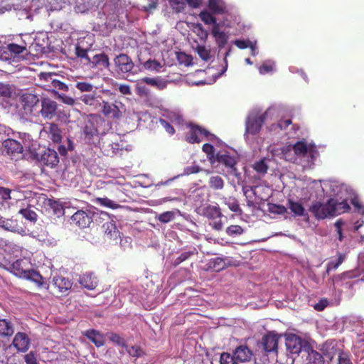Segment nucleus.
I'll list each match as a JSON object with an SVG mask.
<instances>
[{"label":"nucleus","instance_id":"f257e3e1","mask_svg":"<svg viewBox=\"0 0 364 364\" xmlns=\"http://www.w3.org/2000/svg\"><path fill=\"white\" fill-rule=\"evenodd\" d=\"M292 150L296 156L305 159L309 166L314 164V161L319 156L315 144L307 143L304 139L296 141L292 146Z\"/></svg>","mask_w":364,"mask_h":364},{"label":"nucleus","instance_id":"f03ea898","mask_svg":"<svg viewBox=\"0 0 364 364\" xmlns=\"http://www.w3.org/2000/svg\"><path fill=\"white\" fill-rule=\"evenodd\" d=\"M0 228L21 235H26L28 231L23 219L17 215L6 218L0 214Z\"/></svg>","mask_w":364,"mask_h":364},{"label":"nucleus","instance_id":"7ed1b4c3","mask_svg":"<svg viewBox=\"0 0 364 364\" xmlns=\"http://www.w3.org/2000/svg\"><path fill=\"white\" fill-rule=\"evenodd\" d=\"M202 215L212 221L210 225L214 230L219 231L223 229V223L221 221V218L223 215L218 204L208 205L203 208Z\"/></svg>","mask_w":364,"mask_h":364},{"label":"nucleus","instance_id":"20e7f679","mask_svg":"<svg viewBox=\"0 0 364 364\" xmlns=\"http://www.w3.org/2000/svg\"><path fill=\"white\" fill-rule=\"evenodd\" d=\"M124 105L119 101L111 102L103 100L101 105V112L107 119L118 120L123 116Z\"/></svg>","mask_w":364,"mask_h":364},{"label":"nucleus","instance_id":"39448f33","mask_svg":"<svg viewBox=\"0 0 364 364\" xmlns=\"http://www.w3.org/2000/svg\"><path fill=\"white\" fill-rule=\"evenodd\" d=\"M0 267H4L14 275L23 278L30 267V264L25 259H18L14 262L4 259L1 261Z\"/></svg>","mask_w":364,"mask_h":364},{"label":"nucleus","instance_id":"423d86ee","mask_svg":"<svg viewBox=\"0 0 364 364\" xmlns=\"http://www.w3.org/2000/svg\"><path fill=\"white\" fill-rule=\"evenodd\" d=\"M332 202L333 198H330L326 203H323L321 201H314L309 208V211L311 212L314 218L318 220H323L328 217H332Z\"/></svg>","mask_w":364,"mask_h":364},{"label":"nucleus","instance_id":"0eeeda50","mask_svg":"<svg viewBox=\"0 0 364 364\" xmlns=\"http://www.w3.org/2000/svg\"><path fill=\"white\" fill-rule=\"evenodd\" d=\"M100 118L95 114H90L85 122L83 128L85 139L90 144L95 143V139H98L99 131L98 124Z\"/></svg>","mask_w":364,"mask_h":364},{"label":"nucleus","instance_id":"6e6552de","mask_svg":"<svg viewBox=\"0 0 364 364\" xmlns=\"http://www.w3.org/2000/svg\"><path fill=\"white\" fill-rule=\"evenodd\" d=\"M37 161L43 166L55 167L59 162L57 152L51 149H45L41 153L36 154Z\"/></svg>","mask_w":364,"mask_h":364},{"label":"nucleus","instance_id":"1a4fd4ad","mask_svg":"<svg viewBox=\"0 0 364 364\" xmlns=\"http://www.w3.org/2000/svg\"><path fill=\"white\" fill-rule=\"evenodd\" d=\"M267 118V112L250 116L246 121V132L255 135L258 134Z\"/></svg>","mask_w":364,"mask_h":364},{"label":"nucleus","instance_id":"9d476101","mask_svg":"<svg viewBox=\"0 0 364 364\" xmlns=\"http://www.w3.org/2000/svg\"><path fill=\"white\" fill-rule=\"evenodd\" d=\"M280 336L274 331H269L264 335L260 341V346L266 353H277Z\"/></svg>","mask_w":364,"mask_h":364},{"label":"nucleus","instance_id":"9b49d317","mask_svg":"<svg viewBox=\"0 0 364 364\" xmlns=\"http://www.w3.org/2000/svg\"><path fill=\"white\" fill-rule=\"evenodd\" d=\"M189 131L186 136V141L191 144L200 143L201 139L199 136H204L205 137L209 139L210 136H213L208 130L205 128L196 125L190 124H189Z\"/></svg>","mask_w":364,"mask_h":364},{"label":"nucleus","instance_id":"f8f14e48","mask_svg":"<svg viewBox=\"0 0 364 364\" xmlns=\"http://www.w3.org/2000/svg\"><path fill=\"white\" fill-rule=\"evenodd\" d=\"M41 105L40 114L43 119H52L56 115L58 103L55 101L48 97H42Z\"/></svg>","mask_w":364,"mask_h":364},{"label":"nucleus","instance_id":"ddd939ff","mask_svg":"<svg viewBox=\"0 0 364 364\" xmlns=\"http://www.w3.org/2000/svg\"><path fill=\"white\" fill-rule=\"evenodd\" d=\"M218 162L227 168V173L230 175L237 176V161L235 157L227 154L218 153L215 156V163Z\"/></svg>","mask_w":364,"mask_h":364},{"label":"nucleus","instance_id":"4468645a","mask_svg":"<svg viewBox=\"0 0 364 364\" xmlns=\"http://www.w3.org/2000/svg\"><path fill=\"white\" fill-rule=\"evenodd\" d=\"M286 347L287 352L292 355H299L302 348L308 346L305 341L295 334H290L286 338Z\"/></svg>","mask_w":364,"mask_h":364},{"label":"nucleus","instance_id":"2eb2a0df","mask_svg":"<svg viewBox=\"0 0 364 364\" xmlns=\"http://www.w3.org/2000/svg\"><path fill=\"white\" fill-rule=\"evenodd\" d=\"M232 354L237 364L255 360L252 350L245 344L237 346L233 350Z\"/></svg>","mask_w":364,"mask_h":364},{"label":"nucleus","instance_id":"dca6fc26","mask_svg":"<svg viewBox=\"0 0 364 364\" xmlns=\"http://www.w3.org/2000/svg\"><path fill=\"white\" fill-rule=\"evenodd\" d=\"M39 102L38 97L31 93H27L21 97V105L23 109V117H27L33 114V109Z\"/></svg>","mask_w":364,"mask_h":364},{"label":"nucleus","instance_id":"f3484780","mask_svg":"<svg viewBox=\"0 0 364 364\" xmlns=\"http://www.w3.org/2000/svg\"><path fill=\"white\" fill-rule=\"evenodd\" d=\"M94 213L89 210H79L71 217L72 221L81 228L88 227L92 222Z\"/></svg>","mask_w":364,"mask_h":364},{"label":"nucleus","instance_id":"a211bd4d","mask_svg":"<svg viewBox=\"0 0 364 364\" xmlns=\"http://www.w3.org/2000/svg\"><path fill=\"white\" fill-rule=\"evenodd\" d=\"M115 66L123 73H127L132 70L134 64L127 54L120 53L114 59Z\"/></svg>","mask_w":364,"mask_h":364},{"label":"nucleus","instance_id":"6ab92c4d","mask_svg":"<svg viewBox=\"0 0 364 364\" xmlns=\"http://www.w3.org/2000/svg\"><path fill=\"white\" fill-rule=\"evenodd\" d=\"M287 208L290 210L294 217H302L306 222L309 221L308 211L306 210L304 205L300 202L289 199Z\"/></svg>","mask_w":364,"mask_h":364},{"label":"nucleus","instance_id":"aec40b11","mask_svg":"<svg viewBox=\"0 0 364 364\" xmlns=\"http://www.w3.org/2000/svg\"><path fill=\"white\" fill-rule=\"evenodd\" d=\"M3 152L11 156H15L16 154H20L23 152V146L21 144L15 139H7L2 143Z\"/></svg>","mask_w":364,"mask_h":364},{"label":"nucleus","instance_id":"412c9836","mask_svg":"<svg viewBox=\"0 0 364 364\" xmlns=\"http://www.w3.org/2000/svg\"><path fill=\"white\" fill-rule=\"evenodd\" d=\"M89 65L92 68L100 67L102 69H109L110 66L109 57L105 53L96 54L91 58Z\"/></svg>","mask_w":364,"mask_h":364},{"label":"nucleus","instance_id":"4be33fe9","mask_svg":"<svg viewBox=\"0 0 364 364\" xmlns=\"http://www.w3.org/2000/svg\"><path fill=\"white\" fill-rule=\"evenodd\" d=\"M13 344L18 350L24 352L28 348L30 340L25 333L19 332L16 334Z\"/></svg>","mask_w":364,"mask_h":364},{"label":"nucleus","instance_id":"5701e85b","mask_svg":"<svg viewBox=\"0 0 364 364\" xmlns=\"http://www.w3.org/2000/svg\"><path fill=\"white\" fill-rule=\"evenodd\" d=\"M80 100L86 105L91 107L94 109H97L101 107L103 103V99L101 96L93 95L90 94H85L80 97Z\"/></svg>","mask_w":364,"mask_h":364},{"label":"nucleus","instance_id":"b1692460","mask_svg":"<svg viewBox=\"0 0 364 364\" xmlns=\"http://www.w3.org/2000/svg\"><path fill=\"white\" fill-rule=\"evenodd\" d=\"M80 284L85 288L89 290L95 289L98 284L96 277L92 273H85L80 276L79 279Z\"/></svg>","mask_w":364,"mask_h":364},{"label":"nucleus","instance_id":"393cba45","mask_svg":"<svg viewBox=\"0 0 364 364\" xmlns=\"http://www.w3.org/2000/svg\"><path fill=\"white\" fill-rule=\"evenodd\" d=\"M102 229L105 235L110 240H117L119 237V231L112 220L105 223Z\"/></svg>","mask_w":364,"mask_h":364},{"label":"nucleus","instance_id":"a878e982","mask_svg":"<svg viewBox=\"0 0 364 364\" xmlns=\"http://www.w3.org/2000/svg\"><path fill=\"white\" fill-rule=\"evenodd\" d=\"M23 278L35 282L39 287L48 288V284L44 282V279L40 273L33 269H31L30 267Z\"/></svg>","mask_w":364,"mask_h":364},{"label":"nucleus","instance_id":"bb28decb","mask_svg":"<svg viewBox=\"0 0 364 364\" xmlns=\"http://www.w3.org/2000/svg\"><path fill=\"white\" fill-rule=\"evenodd\" d=\"M53 285L58 289L59 292L63 293L72 287V282L62 276L58 275L53 279Z\"/></svg>","mask_w":364,"mask_h":364},{"label":"nucleus","instance_id":"cd10ccee","mask_svg":"<svg viewBox=\"0 0 364 364\" xmlns=\"http://www.w3.org/2000/svg\"><path fill=\"white\" fill-rule=\"evenodd\" d=\"M140 80L141 82H144L147 85L154 87L159 90L165 89L168 85V80H166L159 76L156 77H142Z\"/></svg>","mask_w":364,"mask_h":364},{"label":"nucleus","instance_id":"c85d7f7f","mask_svg":"<svg viewBox=\"0 0 364 364\" xmlns=\"http://www.w3.org/2000/svg\"><path fill=\"white\" fill-rule=\"evenodd\" d=\"M305 350L308 353L307 360L310 364H324L325 360L323 355L315 350L311 346H309L305 348Z\"/></svg>","mask_w":364,"mask_h":364},{"label":"nucleus","instance_id":"c756f323","mask_svg":"<svg viewBox=\"0 0 364 364\" xmlns=\"http://www.w3.org/2000/svg\"><path fill=\"white\" fill-rule=\"evenodd\" d=\"M331 205H333L332 208L333 209L332 212V217L348 212L350 209V207L346 200L338 201L337 199L333 198Z\"/></svg>","mask_w":364,"mask_h":364},{"label":"nucleus","instance_id":"7c9ffc66","mask_svg":"<svg viewBox=\"0 0 364 364\" xmlns=\"http://www.w3.org/2000/svg\"><path fill=\"white\" fill-rule=\"evenodd\" d=\"M85 336L91 341L97 347L102 346L105 344L104 336L98 331L90 329L86 331Z\"/></svg>","mask_w":364,"mask_h":364},{"label":"nucleus","instance_id":"2f4dec72","mask_svg":"<svg viewBox=\"0 0 364 364\" xmlns=\"http://www.w3.org/2000/svg\"><path fill=\"white\" fill-rule=\"evenodd\" d=\"M212 34L215 38V41L220 48H223L226 45L228 36L225 34V32L220 31L218 24L213 26L212 29Z\"/></svg>","mask_w":364,"mask_h":364},{"label":"nucleus","instance_id":"473e14b6","mask_svg":"<svg viewBox=\"0 0 364 364\" xmlns=\"http://www.w3.org/2000/svg\"><path fill=\"white\" fill-rule=\"evenodd\" d=\"M14 332V326L9 320L0 319V336H11Z\"/></svg>","mask_w":364,"mask_h":364},{"label":"nucleus","instance_id":"72a5a7b5","mask_svg":"<svg viewBox=\"0 0 364 364\" xmlns=\"http://www.w3.org/2000/svg\"><path fill=\"white\" fill-rule=\"evenodd\" d=\"M48 132L53 142L58 143L61 141V131L56 124L50 123L48 127Z\"/></svg>","mask_w":364,"mask_h":364},{"label":"nucleus","instance_id":"f704fd0d","mask_svg":"<svg viewBox=\"0 0 364 364\" xmlns=\"http://www.w3.org/2000/svg\"><path fill=\"white\" fill-rule=\"evenodd\" d=\"M195 50L199 57L205 62L209 61L213 57L211 50L209 48H207L205 46L198 45L195 48Z\"/></svg>","mask_w":364,"mask_h":364},{"label":"nucleus","instance_id":"c9c22d12","mask_svg":"<svg viewBox=\"0 0 364 364\" xmlns=\"http://www.w3.org/2000/svg\"><path fill=\"white\" fill-rule=\"evenodd\" d=\"M208 6L214 14H223L225 7L220 0H208Z\"/></svg>","mask_w":364,"mask_h":364},{"label":"nucleus","instance_id":"e433bc0d","mask_svg":"<svg viewBox=\"0 0 364 364\" xmlns=\"http://www.w3.org/2000/svg\"><path fill=\"white\" fill-rule=\"evenodd\" d=\"M95 203L97 205L107 207V208H109L113 210L117 209L121 207L119 204L116 203L113 200H112L106 197L105 198H96L95 199Z\"/></svg>","mask_w":364,"mask_h":364},{"label":"nucleus","instance_id":"4c0bfd02","mask_svg":"<svg viewBox=\"0 0 364 364\" xmlns=\"http://www.w3.org/2000/svg\"><path fill=\"white\" fill-rule=\"evenodd\" d=\"M224 203L229 209L236 213L242 214V210L240 207L237 200L233 197H229L225 199Z\"/></svg>","mask_w":364,"mask_h":364},{"label":"nucleus","instance_id":"58836bf2","mask_svg":"<svg viewBox=\"0 0 364 364\" xmlns=\"http://www.w3.org/2000/svg\"><path fill=\"white\" fill-rule=\"evenodd\" d=\"M208 184L210 188L213 190H221L224 187V181L219 176H213L210 177Z\"/></svg>","mask_w":364,"mask_h":364},{"label":"nucleus","instance_id":"ea45409f","mask_svg":"<svg viewBox=\"0 0 364 364\" xmlns=\"http://www.w3.org/2000/svg\"><path fill=\"white\" fill-rule=\"evenodd\" d=\"M202 150L206 154L207 158L208 159L210 163L211 164H214L216 156V154H215L214 146L210 144L206 143L203 145Z\"/></svg>","mask_w":364,"mask_h":364},{"label":"nucleus","instance_id":"a19ab883","mask_svg":"<svg viewBox=\"0 0 364 364\" xmlns=\"http://www.w3.org/2000/svg\"><path fill=\"white\" fill-rule=\"evenodd\" d=\"M88 50L82 48L79 45L75 46V55L81 60H85V64L89 65L91 58L87 55Z\"/></svg>","mask_w":364,"mask_h":364},{"label":"nucleus","instance_id":"79ce46f5","mask_svg":"<svg viewBox=\"0 0 364 364\" xmlns=\"http://www.w3.org/2000/svg\"><path fill=\"white\" fill-rule=\"evenodd\" d=\"M39 80L45 83L43 84L44 87H50L52 85V80L54 77H57V75L53 73H41L38 75Z\"/></svg>","mask_w":364,"mask_h":364},{"label":"nucleus","instance_id":"37998d69","mask_svg":"<svg viewBox=\"0 0 364 364\" xmlns=\"http://www.w3.org/2000/svg\"><path fill=\"white\" fill-rule=\"evenodd\" d=\"M346 255L338 252L336 261L331 260L327 264V271L336 269L345 260Z\"/></svg>","mask_w":364,"mask_h":364},{"label":"nucleus","instance_id":"c03bdc74","mask_svg":"<svg viewBox=\"0 0 364 364\" xmlns=\"http://www.w3.org/2000/svg\"><path fill=\"white\" fill-rule=\"evenodd\" d=\"M196 254H197V252H196V249H193V250H191V251L182 252L180 255V256H178L177 258H176L173 260V265L174 267H176L178 264H180L181 262L187 260L190 257H191L194 255H196Z\"/></svg>","mask_w":364,"mask_h":364},{"label":"nucleus","instance_id":"a18cd8bd","mask_svg":"<svg viewBox=\"0 0 364 364\" xmlns=\"http://www.w3.org/2000/svg\"><path fill=\"white\" fill-rule=\"evenodd\" d=\"M18 213L22 215V219L24 218L31 222H36L37 220V214L33 210L29 208H23L21 209Z\"/></svg>","mask_w":364,"mask_h":364},{"label":"nucleus","instance_id":"49530a36","mask_svg":"<svg viewBox=\"0 0 364 364\" xmlns=\"http://www.w3.org/2000/svg\"><path fill=\"white\" fill-rule=\"evenodd\" d=\"M200 18L202 21H203L207 25L218 24L216 22V18L208 11H203L199 14Z\"/></svg>","mask_w":364,"mask_h":364},{"label":"nucleus","instance_id":"de8ad7c7","mask_svg":"<svg viewBox=\"0 0 364 364\" xmlns=\"http://www.w3.org/2000/svg\"><path fill=\"white\" fill-rule=\"evenodd\" d=\"M143 66L145 69L159 72L162 68L161 64L156 60H148L144 63Z\"/></svg>","mask_w":364,"mask_h":364},{"label":"nucleus","instance_id":"09e8293b","mask_svg":"<svg viewBox=\"0 0 364 364\" xmlns=\"http://www.w3.org/2000/svg\"><path fill=\"white\" fill-rule=\"evenodd\" d=\"M253 168L259 173L265 174L268 170V166L266 163V159H262L255 163Z\"/></svg>","mask_w":364,"mask_h":364},{"label":"nucleus","instance_id":"8fccbe9b","mask_svg":"<svg viewBox=\"0 0 364 364\" xmlns=\"http://www.w3.org/2000/svg\"><path fill=\"white\" fill-rule=\"evenodd\" d=\"M220 364H237L233 354L228 352H223L220 356Z\"/></svg>","mask_w":364,"mask_h":364},{"label":"nucleus","instance_id":"3c124183","mask_svg":"<svg viewBox=\"0 0 364 364\" xmlns=\"http://www.w3.org/2000/svg\"><path fill=\"white\" fill-rule=\"evenodd\" d=\"M268 210L271 213L274 214H278V215H284L286 213H287V207L282 205H277V204H269Z\"/></svg>","mask_w":364,"mask_h":364},{"label":"nucleus","instance_id":"603ef678","mask_svg":"<svg viewBox=\"0 0 364 364\" xmlns=\"http://www.w3.org/2000/svg\"><path fill=\"white\" fill-rule=\"evenodd\" d=\"M6 49L11 54H14V57H16L17 55L23 53L26 50V47L15 43H10L6 46Z\"/></svg>","mask_w":364,"mask_h":364},{"label":"nucleus","instance_id":"864d4df0","mask_svg":"<svg viewBox=\"0 0 364 364\" xmlns=\"http://www.w3.org/2000/svg\"><path fill=\"white\" fill-rule=\"evenodd\" d=\"M242 228L237 225H230L226 228V233L229 236L240 235L243 233Z\"/></svg>","mask_w":364,"mask_h":364},{"label":"nucleus","instance_id":"5fc2aeb1","mask_svg":"<svg viewBox=\"0 0 364 364\" xmlns=\"http://www.w3.org/2000/svg\"><path fill=\"white\" fill-rule=\"evenodd\" d=\"M50 87L53 90H63L65 92L68 90V86L57 79V77H54L53 80H52V85Z\"/></svg>","mask_w":364,"mask_h":364},{"label":"nucleus","instance_id":"6e6d98bb","mask_svg":"<svg viewBox=\"0 0 364 364\" xmlns=\"http://www.w3.org/2000/svg\"><path fill=\"white\" fill-rule=\"evenodd\" d=\"M175 214L172 211H166L158 216V220L164 223H167L174 219Z\"/></svg>","mask_w":364,"mask_h":364},{"label":"nucleus","instance_id":"4d7b16f0","mask_svg":"<svg viewBox=\"0 0 364 364\" xmlns=\"http://www.w3.org/2000/svg\"><path fill=\"white\" fill-rule=\"evenodd\" d=\"M12 90L9 85L0 83V97H10Z\"/></svg>","mask_w":364,"mask_h":364},{"label":"nucleus","instance_id":"13d9d810","mask_svg":"<svg viewBox=\"0 0 364 364\" xmlns=\"http://www.w3.org/2000/svg\"><path fill=\"white\" fill-rule=\"evenodd\" d=\"M109 338L113 343L117 344L119 346H125V341L123 338H122L119 334L115 333H111L109 336Z\"/></svg>","mask_w":364,"mask_h":364},{"label":"nucleus","instance_id":"bf43d9fd","mask_svg":"<svg viewBox=\"0 0 364 364\" xmlns=\"http://www.w3.org/2000/svg\"><path fill=\"white\" fill-rule=\"evenodd\" d=\"M75 87L81 92H91L93 89V85L87 82H77Z\"/></svg>","mask_w":364,"mask_h":364},{"label":"nucleus","instance_id":"052dcab7","mask_svg":"<svg viewBox=\"0 0 364 364\" xmlns=\"http://www.w3.org/2000/svg\"><path fill=\"white\" fill-rule=\"evenodd\" d=\"M128 353L129 355L134 357H141L144 355L143 350L137 346H132L129 350Z\"/></svg>","mask_w":364,"mask_h":364},{"label":"nucleus","instance_id":"680f3d73","mask_svg":"<svg viewBox=\"0 0 364 364\" xmlns=\"http://www.w3.org/2000/svg\"><path fill=\"white\" fill-rule=\"evenodd\" d=\"M11 190L7 188L0 187V199L6 201L11 198Z\"/></svg>","mask_w":364,"mask_h":364},{"label":"nucleus","instance_id":"e2e57ef3","mask_svg":"<svg viewBox=\"0 0 364 364\" xmlns=\"http://www.w3.org/2000/svg\"><path fill=\"white\" fill-rule=\"evenodd\" d=\"M24 360L26 364H38L36 357L32 351L24 355Z\"/></svg>","mask_w":364,"mask_h":364},{"label":"nucleus","instance_id":"0e129e2a","mask_svg":"<svg viewBox=\"0 0 364 364\" xmlns=\"http://www.w3.org/2000/svg\"><path fill=\"white\" fill-rule=\"evenodd\" d=\"M160 123L169 134H173L175 133V129L169 122L165 119H161Z\"/></svg>","mask_w":364,"mask_h":364},{"label":"nucleus","instance_id":"69168bd1","mask_svg":"<svg viewBox=\"0 0 364 364\" xmlns=\"http://www.w3.org/2000/svg\"><path fill=\"white\" fill-rule=\"evenodd\" d=\"M338 364H352V362L348 354L341 352L338 355Z\"/></svg>","mask_w":364,"mask_h":364},{"label":"nucleus","instance_id":"338daca9","mask_svg":"<svg viewBox=\"0 0 364 364\" xmlns=\"http://www.w3.org/2000/svg\"><path fill=\"white\" fill-rule=\"evenodd\" d=\"M328 304V301L326 299H321L318 303L314 305V309L316 311H323Z\"/></svg>","mask_w":364,"mask_h":364},{"label":"nucleus","instance_id":"774afa93","mask_svg":"<svg viewBox=\"0 0 364 364\" xmlns=\"http://www.w3.org/2000/svg\"><path fill=\"white\" fill-rule=\"evenodd\" d=\"M178 60L181 63H184L186 65H189L191 63L192 58L191 55H188L185 53H181L178 55Z\"/></svg>","mask_w":364,"mask_h":364}]
</instances>
